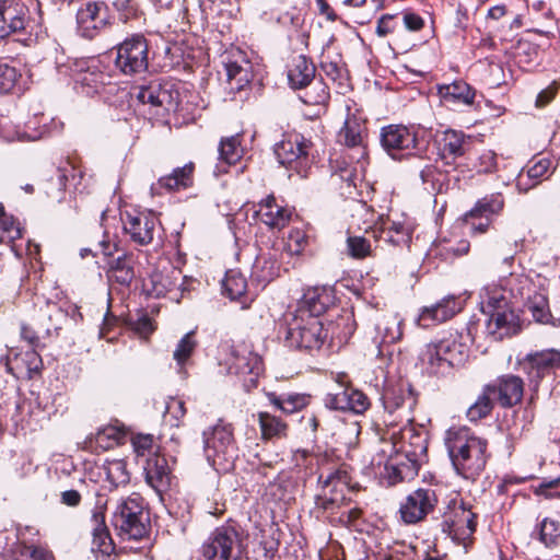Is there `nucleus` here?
I'll list each match as a JSON object with an SVG mask.
<instances>
[{
	"label": "nucleus",
	"mask_w": 560,
	"mask_h": 560,
	"mask_svg": "<svg viewBox=\"0 0 560 560\" xmlns=\"http://www.w3.org/2000/svg\"><path fill=\"white\" fill-rule=\"evenodd\" d=\"M197 346V341L195 339V332H187L177 343L173 358L177 362V364L183 365L192 354L195 348Z\"/></svg>",
	"instance_id": "50"
},
{
	"label": "nucleus",
	"mask_w": 560,
	"mask_h": 560,
	"mask_svg": "<svg viewBox=\"0 0 560 560\" xmlns=\"http://www.w3.org/2000/svg\"><path fill=\"white\" fill-rule=\"evenodd\" d=\"M320 68L326 77L332 81L340 80L343 77V69L336 61H322Z\"/></svg>",
	"instance_id": "61"
},
{
	"label": "nucleus",
	"mask_w": 560,
	"mask_h": 560,
	"mask_svg": "<svg viewBox=\"0 0 560 560\" xmlns=\"http://www.w3.org/2000/svg\"><path fill=\"white\" fill-rule=\"evenodd\" d=\"M122 436L124 432L116 427H106L97 431L95 443L97 446L106 450L119 443Z\"/></svg>",
	"instance_id": "53"
},
{
	"label": "nucleus",
	"mask_w": 560,
	"mask_h": 560,
	"mask_svg": "<svg viewBox=\"0 0 560 560\" xmlns=\"http://www.w3.org/2000/svg\"><path fill=\"white\" fill-rule=\"evenodd\" d=\"M397 27H399V23L396 21V16L385 14L377 21L376 34L381 37H385L386 35L393 33Z\"/></svg>",
	"instance_id": "57"
},
{
	"label": "nucleus",
	"mask_w": 560,
	"mask_h": 560,
	"mask_svg": "<svg viewBox=\"0 0 560 560\" xmlns=\"http://www.w3.org/2000/svg\"><path fill=\"white\" fill-rule=\"evenodd\" d=\"M92 522L93 550H97L104 555H109L113 550V542L105 524L104 514L102 512L94 513Z\"/></svg>",
	"instance_id": "43"
},
{
	"label": "nucleus",
	"mask_w": 560,
	"mask_h": 560,
	"mask_svg": "<svg viewBox=\"0 0 560 560\" xmlns=\"http://www.w3.org/2000/svg\"><path fill=\"white\" fill-rule=\"evenodd\" d=\"M222 287L231 300H241L247 292V280L241 271L231 269L226 271Z\"/></svg>",
	"instance_id": "45"
},
{
	"label": "nucleus",
	"mask_w": 560,
	"mask_h": 560,
	"mask_svg": "<svg viewBox=\"0 0 560 560\" xmlns=\"http://www.w3.org/2000/svg\"><path fill=\"white\" fill-rule=\"evenodd\" d=\"M225 365L230 374L238 376H249V381L255 383L261 371V359L253 352L247 346L238 345L232 347Z\"/></svg>",
	"instance_id": "16"
},
{
	"label": "nucleus",
	"mask_w": 560,
	"mask_h": 560,
	"mask_svg": "<svg viewBox=\"0 0 560 560\" xmlns=\"http://www.w3.org/2000/svg\"><path fill=\"white\" fill-rule=\"evenodd\" d=\"M145 480L158 493L165 491L171 485V470L164 456L153 455L144 466Z\"/></svg>",
	"instance_id": "30"
},
{
	"label": "nucleus",
	"mask_w": 560,
	"mask_h": 560,
	"mask_svg": "<svg viewBox=\"0 0 560 560\" xmlns=\"http://www.w3.org/2000/svg\"><path fill=\"white\" fill-rule=\"evenodd\" d=\"M194 164L188 163L175 168L170 175L159 179V185L167 191L185 189L192 184Z\"/></svg>",
	"instance_id": "41"
},
{
	"label": "nucleus",
	"mask_w": 560,
	"mask_h": 560,
	"mask_svg": "<svg viewBox=\"0 0 560 560\" xmlns=\"http://www.w3.org/2000/svg\"><path fill=\"white\" fill-rule=\"evenodd\" d=\"M115 67L125 75L141 74L149 67V46L143 35L127 37L115 48Z\"/></svg>",
	"instance_id": "8"
},
{
	"label": "nucleus",
	"mask_w": 560,
	"mask_h": 560,
	"mask_svg": "<svg viewBox=\"0 0 560 560\" xmlns=\"http://www.w3.org/2000/svg\"><path fill=\"white\" fill-rule=\"evenodd\" d=\"M419 362L422 372L429 376L444 377L452 372V368L442 353H439V350L431 343L425 345L421 350Z\"/></svg>",
	"instance_id": "34"
},
{
	"label": "nucleus",
	"mask_w": 560,
	"mask_h": 560,
	"mask_svg": "<svg viewBox=\"0 0 560 560\" xmlns=\"http://www.w3.org/2000/svg\"><path fill=\"white\" fill-rule=\"evenodd\" d=\"M220 160L226 164H235L243 155L241 136L234 135L221 140L219 145Z\"/></svg>",
	"instance_id": "48"
},
{
	"label": "nucleus",
	"mask_w": 560,
	"mask_h": 560,
	"mask_svg": "<svg viewBox=\"0 0 560 560\" xmlns=\"http://www.w3.org/2000/svg\"><path fill=\"white\" fill-rule=\"evenodd\" d=\"M24 361L30 373H38L42 368V359L34 350L26 351L24 354Z\"/></svg>",
	"instance_id": "63"
},
{
	"label": "nucleus",
	"mask_w": 560,
	"mask_h": 560,
	"mask_svg": "<svg viewBox=\"0 0 560 560\" xmlns=\"http://www.w3.org/2000/svg\"><path fill=\"white\" fill-rule=\"evenodd\" d=\"M351 478L345 469H336L327 475L320 474L318 478L319 492L315 497V504L324 511H332L345 505L350 499L347 497L352 491Z\"/></svg>",
	"instance_id": "9"
},
{
	"label": "nucleus",
	"mask_w": 560,
	"mask_h": 560,
	"mask_svg": "<svg viewBox=\"0 0 560 560\" xmlns=\"http://www.w3.org/2000/svg\"><path fill=\"white\" fill-rule=\"evenodd\" d=\"M122 224L130 241L144 246L153 241L158 219L152 212H126Z\"/></svg>",
	"instance_id": "18"
},
{
	"label": "nucleus",
	"mask_w": 560,
	"mask_h": 560,
	"mask_svg": "<svg viewBox=\"0 0 560 560\" xmlns=\"http://www.w3.org/2000/svg\"><path fill=\"white\" fill-rule=\"evenodd\" d=\"M504 206L503 197L500 194H493L486 196L478 200L475 207L464 215V221L468 219H480L490 214L499 213Z\"/></svg>",
	"instance_id": "42"
},
{
	"label": "nucleus",
	"mask_w": 560,
	"mask_h": 560,
	"mask_svg": "<svg viewBox=\"0 0 560 560\" xmlns=\"http://www.w3.org/2000/svg\"><path fill=\"white\" fill-rule=\"evenodd\" d=\"M245 551L243 533L230 524L217 527L201 546L205 560H240Z\"/></svg>",
	"instance_id": "6"
},
{
	"label": "nucleus",
	"mask_w": 560,
	"mask_h": 560,
	"mask_svg": "<svg viewBox=\"0 0 560 560\" xmlns=\"http://www.w3.org/2000/svg\"><path fill=\"white\" fill-rule=\"evenodd\" d=\"M520 365L529 381L537 386L545 376L560 369V351L547 349L528 353L520 361Z\"/></svg>",
	"instance_id": "15"
},
{
	"label": "nucleus",
	"mask_w": 560,
	"mask_h": 560,
	"mask_svg": "<svg viewBox=\"0 0 560 560\" xmlns=\"http://www.w3.org/2000/svg\"><path fill=\"white\" fill-rule=\"evenodd\" d=\"M549 166L550 161L548 159H540L527 168L526 176L538 184L539 179L548 172Z\"/></svg>",
	"instance_id": "58"
},
{
	"label": "nucleus",
	"mask_w": 560,
	"mask_h": 560,
	"mask_svg": "<svg viewBox=\"0 0 560 560\" xmlns=\"http://www.w3.org/2000/svg\"><path fill=\"white\" fill-rule=\"evenodd\" d=\"M257 421L264 440L281 439L287 435V423L269 412H258Z\"/></svg>",
	"instance_id": "44"
},
{
	"label": "nucleus",
	"mask_w": 560,
	"mask_h": 560,
	"mask_svg": "<svg viewBox=\"0 0 560 560\" xmlns=\"http://www.w3.org/2000/svg\"><path fill=\"white\" fill-rule=\"evenodd\" d=\"M112 523L122 539L139 540L148 533L149 517L144 501L138 493L121 499L113 513Z\"/></svg>",
	"instance_id": "5"
},
{
	"label": "nucleus",
	"mask_w": 560,
	"mask_h": 560,
	"mask_svg": "<svg viewBox=\"0 0 560 560\" xmlns=\"http://www.w3.org/2000/svg\"><path fill=\"white\" fill-rule=\"evenodd\" d=\"M291 210L277 203L273 196H268L258 205L255 215L271 229H283L291 219Z\"/></svg>",
	"instance_id": "29"
},
{
	"label": "nucleus",
	"mask_w": 560,
	"mask_h": 560,
	"mask_svg": "<svg viewBox=\"0 0 560 560\" xmlns=\"http://www.w3.org/2000/svg\"><path fill=\"white\" fill-rule=\"evenodd\" d=\"M315 77V66L304 55L292 59L288 69V80L292 89H303L308 85Z\"/></svg>",
	"instance_id": "36"
},
{
	"label": "nucleus",
	"mask_w": 560,
	"mask_h": 560,
	"mask_svg": "<svg viewBox=\"0 0 560 560\" xmlns=\"http://www.w3.org/2000/svg\"><path fill=\"white\" fill-rule=\"evenodd\" d=\"M476 515L463 502L453 503L443 515L442 530L454 540L464 541L471 537L476 529Z\"/></svg>",
	"instance_id": "14"
},
{
	"label": "nucleus",
	"mask_w": 560,
	"mask_h": 560,
	"mask_svg": "<svg viewBox=\"0 0 560 560\" xmlns=\"http://www.w3.org/2000/svg\"><path fill=\"white\" fill-rule=\"evenodd\" d=\"M441 103L453 110L471 106L476 97V91L465 81L458 80L438 86Z\"/></svg>",
	"instance_id": "26"
},
{
	"label": "nucleus",
	"mask_w": 560,
	"mask_h": 560,
	"mask_svg": "<svg viewBox=\"0 0 560 560\" xmlns=\"http://www.w3.org/2000/svg\"><path fill=\"white\" fill-rule=\"evenodd\" d=\"M325 405L334 410L362 415L370 408L371 402L363 392L347 386L337 393L328 394L325 398Z\"/></svg>",
	"instance_id": "23"
},
{
	"label": "nucleus",
	"mask_w": 560,
	"mask_h": 560,
	"mask_svg": "<svg viewBox=\"0 0 560 560\" xmlns=\"http://www.w3.org/2000/svg\"><path fill=\"white\" fill-rule=\"evenodd\" d=\"M151 293L156 298L173 293L179 290L183 285L182 272L176 268L154 272L151 276Z\"/></svg>",
	"instance_id": "38"
},
{
	"label": "nucleus",
	"mask_w": 560,
	"mask_h": 560,
	"mask_svg": "<svg viewBox=\"0 0 560 560\" xmlns=\"http://www.w3.org/2000/svg\"><path fill=\"white\" fill-rule=\"evenodd\" d=\"M226 77L232 91L243 90L252 80L249 61L245 59L242 51L229 55L224 58Z\"/></svg>",
	"instance_id": "28"
},
{
	"label": "nucleus",
	"mask_w": 560,
	"mask_h": 560,
	"mask_svg": "<svg viewBox=\"0 0 560 560\" xmlns=\"http://www.w3.org/2000/svg\"><path fill=\"white\" fill-rule=\"evenodd\" d=\"M270 404L285 415H292L304 409L310 404V396L305 394H283L266 393Z\"/></svg>",
	"instance_id": "39"
},
{
	"label": "nucleus",
	"mask_w": 560,
	"mask_h": 560,
	"mask_svg": "<svg viewBox=\"0 0 560 560\" xmlns=\"http://www.w3.org/2000/svg\"><path fill=\"white\" fill-rule=\"evenodd\" d=\"M361 516V509L358 506H353L340 513L339 522L346 527L358 529L360 526Z\"/></svg>",
	"instance_id": "56"
},
{
	"label": "nucleus",
	"mask_w": 560,
	"mask_h": 560,
	"mask_svg": "<svg viewBox=\"0 0 560 560\" xmlns=\"http://www.w3.org/2000/svg\"><path fill=\"white\" fill-rule=\"evenodd\" d=\"M498 400L502 407H512L521 401L524 393V384L521 377L516 375H504L498 380L495 385Z\"/></svg>",
	"instance_id": "32"
},
{
	"label": "nucleus",
	"mask_w": 560,
	"mask_h": 560,
	"mask_svg": "<svg viewBox=\"0 0 560 560\" xmlns=\"http://www.w3.org/2000/svg\"><path fill=\"white\" fill-rule=\"evenodd\" d=\"M560 536L558 522L544 518L539 528V540L547 548H553L557 545V539Z\"/></svg>",
	"instance_id": "51"
},
{
	"label": "nucleus",
	"mask_w": 560,
	"mask_h": 560,
	"mask_svg": "<svg viewBox=\"0 0 560 560\" xmlns=\"http://www.w3.org/2000/svg\"><path fill=\"white\" fill-rule=\"evenodd\" d=\"M285 343L295 349H319L327 338V329L315 316L284 314L281 326Z\"/></svg>",
	"instance_id": "4"
},
{
	"label": "nucleus",
	"mask_w": 560,
	"mask_h": 560,
	"mask_svg": "<svg viewBox=\"0 0 560 560\" xmlns=\"http://www.w3.org/2000/svg\"><path fill=\"white\" fill-rule=\"evenodd\" d=\"M509 294L495 287H486L481 291V310L489 316L487 331L495 340L517 334L521 329L518 315L510 306Z\"/></svg>",
	"instance_id": "2"
},
{
	"label": "nucleus",
	"mask_w": 560,
	"mask_h": 560,
	"mask_svg": "<svg viewBox=\"0 0 560 560\" xmlns=\"http://www.w3.org/2000/svg\"><path fill=\"white\" fill-rule=\"evenodd\" d=\"M431 345L439 350V353H442L452 369L464 364L468 358V347L460 342L456 336H450L448 338L432 342Z\"/></svg>",
	"instance_id": "37"
},
{
	"label": "nucleus",
	"mask_w": 560,
	"mask_h": 560,
	"mask_svg": "<svg viewBox=\"0 0 560 560\" xmlns=\"http://www.w3.org/2000/svg\"><path fill=\"white\" fill-rule=\"evenodd\" d=\"M311 141L300 133L288 135L275 145L278 162L287 170L306 177L311 166Z\"/></svg>",
	"instance_id": "7"
},
{
	"label": "nucleus",
	"mask_w": 560,
	"mask_h": 560,
	"mask_svg": "<svg viewBox=\"0 0 560 560\" xmlns=\"http://www.w3.org/2000/svg\"><path fill=\"white\" fill-rule=\"evenodd\" d=\"M185 415V402L182 399L170 397L166 400L164 418L167 419L172 425L178 427Z\"/></svg>",
	"instance_id": "52"
},
{
	"label": "nucleus",
	"mask_w": 560,
	"mask_h": 560,
	"mask_svg": "<svg viewBox=\"0 0 560 560\" xmlns=\"http://www.w3.org/2000/svg\"><path fill=\"white\" fill-rule=\"evenodd\" d=\"M471 137L460 130L446 129L440 140V156L447 164L464 156L470 149Z\"/></svg>",
	"instance_id": "27"
},
{
	"label": "nucleus",
	"mask_w": 560,
	"mask_h": 560,
	"mask_svg": "<svg viewBox=\"0 0 560 560\" xmlns=\"http://www.w3.org/2000/svg\"><path fill=\"white\" fill-rule=\"evenodd\" d=\"M203 454L218 472H229L238 458L233 427L222 420L202 432Z\"/></svg>",
	"instance_id": "3"
},
{
	"label": "nucleus",
	"mask_w": 560,
	"mask_h": 560,
	"mask_svg": "<svg viewBox=\"0 0 560 560\" xmlns=\"http://www.w3.org/2000/svg\"><path fill=\"white\" fill-rule=\"evenodd\" d=\"M459 311V306L454 298H445L439 303L423 307L418 324L428 327L431 323H442L452 318Z\"/></svg>",
	"instance_id": "33"
},
{
	"label": "nucleus",
	"mask_w": 560,
	"mask_h": 560,
	"mask_svg": "<svg viewBox=\"0 0 560 560\" xmlns=\"http://www.w3.org/2000/svg\"><path fill=\"white\" fill-rule=\"evenodd\" d=\"M103 469L106 475V479L112 487L117 488L119 486H126L129 483L130 475L127 470L126 462L119 458L105 459Z\"/></svg>",
	"instance_id": "46"
},
{
	"label": "nucleus",
	"mask_w": 560,
	"mask_h": 560,
	"mask_svg": "<svg viewBox=\"0 0 560 560\" xmlns=\"http://www.w3.org/2000/svg\"><path fill=\"white\" fill-rule=\"evenodd\" d=\"M384 409L388 413L399 411L409 421V416L417 400L409 385L400 383L387 386L382 395Z\"/></svg>",
	"instance_id": "25"
},
{
	"label": "nucleus",
	"mask_w": 560,
	"mask_h": 560,
	"mask_svg": "<svg viewBox=\"0 0 560 560\" xmlns=\"http://www.w3.org/2000/svg\"><path fill=\"white\" fill-rule=\"evenodd\" d=\"M478 172L480 173H491L495 170L497 166V155L493 151L487 150L482 152L478 159Z\"/></svg>",
	"instance_id": "59"
},
{
	"label": "nucleus",
	"mask_w": 560,
	"mask_h": 560,
	"mask_svg": "<svg viewBox=\"0 0 560 560\" xmlns=\"http://www.w3.org/2000/svg\"><path fill=\"white\" fill-rule=\"evenodd\" d=\"M366 131L365 119L362 115L358 112L350 113L348 107V115L343 127L338 132V141L349 149H355L358 160L366 154Z\"/></svg>",
	"instance_id": "22"
},
{
	"label": "nucleus",
	"mask_w": 560,
	"mask_h": 560,
	"mask_svg": "<svg viewBox=\"0 0 560 560\" xmlns=\"http://www.w3.org/2000/svg\"><path fill=\"white\" fill-rule=\"evenodd\" d=\"M495 394V388L487 386L483 393L478 397L474 405L467 410V417L470 421H478L485 418L492 410V398L491 395Z\"/></svg>",
	"instance_id": "47"
},
{
	"label": "nucleus",
	"mask_w": 560,
	"mask_h": 560,
	"mask_svg": "<svg viewBox=\"0 0 560 560\" xmlns=\"http://www.w3.org/2000/svg\"><path fill=\"white\" fill-rule=\"evenodd\" d=\"M280 265L276 252L260 253L252 266V279L265 287L279 276Z\"/></svg>",
	"instance_id": "31"
},
{
	"label": "nucleus",
	"mask_w": 560,
	"mask_h": 560,
	"mask_svg": "<svg viewBox=\"0 0 560 560\" xmlns=\"http://www.w3.org/2000/svg\"><path fill=\"white\" fill-rule=\"evenodd\" d=\"M178 91L170 83L151 82L139 88L137 98L142 104H149L164 112H174L178 107Z\"/></svg>",
	"instance_id": "17"
},
{
	"label": "nucleus",
	"mask_w": 560,
	"mask_h": 560,
	"mask_svg": "<svg viewBox=\"0 0 560 560\" xmlns=\"http://www.w3.org/2000/svg\"><path fill=\"white\" fill-rule=\"evenodd\" d=\"M108 22V8L104 2H88L77 13L78 31L85 38L95 37Z\"/></svg>",
	"instance_id": "21"
},
{
	"label": "nucleus",
	"mask_w": 560,
	"mask_h": 560,
	"mask_svg": "<svg viewBox=\"0 0 560 560\" xmlns=\"http://www.w3.org/2000/svg\"><path fill=\"white\" fill-rule=\"evenodd\" d=\"M347 247L351 257L363 259L371 255V244L362 236H349Z\"/></svg>",
	"instance_id": "54"
},
{
	"label": "nucleus",
	"mask_w": 560,
	"mask_h": 560,
	"mask_svg": "<svg viewBox=\"0 0 560 560\" xmlns=\"http://www.w3.org/2000/svg\"><path fill=\"white\" fill-rule=\"evenodd\" d=\"M132 328L136 332H138L140 336L147 337L150 335L153 330V324L150 317L147 315L140 316L132 323Z\"/></svg>",
	"instance_id": "62"
},
{
	"label": "nucleus",
	"mask_w": 560,
	"mask_h": 560,
	"mask_svg": "<svg viewBox=\"0 0 560 560\" xmlns=\"http://www.w3.org/2000/svg\"><path fill=\"white\" fill-rule=\"evenodd\" d=\"M377 242L393 247H408L413 232L412 223L404 215L398 219L381 215L372 225L364 228Z\"/></svg>",
	"instance_id": "10"
},
{
	"label": "nucleus",
	"mask_w": 560,
	"mask_h": 560,
	"mask_svg": "<svg viewBox=\"0 0 560 560\" xmlns=\"http://www.w3.org/2000/svg\"><path fill=\"white\" fill-rule=\"evenodd\" d=\"M402 319L397 313H375L372 342L377 349V355H382V346L392 345L400 340Z\"/></svg>",
	"instance_id": "20"
},
{
	"label": "nucleus",
	"mask_w": 560,
	"mask_h": 560,
	"mask_svg": "<svg viewBox=\"0 0 560 560\" xmlns=\"http://www.w3.org/2000/svg\"><path fill=\"white\" fill-rule=\"evenodd\" d=\"M527 310L537 323L549 324L552 318L548 301L541 294H536L528 301Z\"/></svg>",
	"instance_id": "49"
},
{
	"label": "nucleus",
	"mask_w": 560,
	"mask_h": 560,
	"mask_svg": "<svg viewBox=\"0 0 560 560\" xmlns=\"http://www.w3.org/2000/svg\"><path fill=\"white\" fill-rule=\"evenodd\" d=\"M444 441L456 472L465 479H476L486 467L487 442L465 427L450 428Z\"/></svg>",
	"instance_id": "1"
},
{
	"label": "nucleus",
	"mask_w": 560,
	"mask_h": 560,
	"mask_svg": "<svg viewBox=\"0 0 560 560\" xmlns=\"http://www.w3.org/2000/svg\"><path fill=\"white\" fill-rule=\"evenodd\" d=\"M438 504L433 489L419 488L409 493L400 503L399 514L405 524H417L423 521Z\"/></svg>",
	"instance_id": "12"
},
{
	"label": "nucleus",
	"mask_w": 560,
	"mask_h": 560,
	"mask_svg": "<svg viewBox=\"0 0 560 560\" xmlns=\"http://www.w3.org/2000/svg\"><path fill=\"white\" fill-rule=\"evenodd\" d=\"M133 266V255L124 253L108 261L107 277L120 285L129 287L136 276Z\"/></svg>",
	"instance_id": "35"
},
{
	"label": "nucleus",
	"mask_w": 560,
	"mask_h": 560,
	"mask_svg": "<svg viewBox=\"0 0 560 560\" xmlns=\"http://www.w3.org/2000/svg\"><path fill=\"white\" fill-rule=\"evenodd\" d=\"M429 433L422 428L408 423L401 430V451L412 463H421L427 457Z\"/></svg>",
	"instance_id": "24"
},
{
	"label": "nucleus",
	"mask_w": 560,
	"mask_h": 560,
	"mask_svg": "<svg viewBox=\"0 0 560 560\" xmlns=\"http://www.w3.org/2000/svg\"><path fill=\"white\" fill-rule=\"evenodd\" d=\"M75 89L85 95H94L102 92L109 79V75L101 69L96 59L79 60L71 69Z\"/></svg>",
	"instance_id": "13"
},
{
	"label": "nucleus",
	"mask_w": 560,
	"mask_h": 560,
	"mask_svg": "<svg viewBox=\"0 0 560 560\" xmlns=\"http://www.w3.org/2000/svg\"><path fill=\"white\" fill-rule=\"evenodd\" d=\"M28 15L25 0H0V38L25 30Z\"/></svg>",
	"instance_id": "19"
},
{
	"label": "nucleus",
	"mask_w": 560,
	"mask_h": 560,
	"mask_svg": "<svg viewBox=\"0 0 560 560\" xmlns=\"http://www.w3.org/2000/svg\"><path fill=\"white\" fill-rule=\"evenodd\" d=\"M0 230L10 233L12 238L20 236L19 228L15 225L13 218L5 213L2 203H0Z\"/></svg>",
	"instance_id": "60"
},
{
	"label": "nucleus",
	"mask_w": 560,
	"mask_h": 560,
	"mask_svg": "<svg viewBox=\"0 0 560 560\" xmlns=\"http://www.w3.org/2000/svg\"><path fill=\"white\" fill-rule=\"evenodd\" d=\"M19 73L15 68L0 65V92L9 93L16 84Z\"/></svg>",
	"instance_id": "55"
},
{
	"label": "nucleus",
	"mask_w": 560,
	"mask_h": 560,
	"mask_svg": "<svg viewBox=\"0 0 560 560\" xmlns=\"http://www.w3.org/2000/svg\"><path fill=\"white\" fill-rule=\"evenodd\" d=\"M381 145L393 159L412 154L417 148L418 137L413 128L404 125H388L381 129Z\"/></svg>",
	"instance_id": "11"
},
{
	"label": "nucleus",
	"mask_w": 560,
	"mask_h": 560,
	"mask_svg": "<svg viewBox=\"0 0 560 560\" xmlns=\"http://www.w3.org/2000/svg\"><path fill=\"white\" fill-rule=\"evenodd\" d=\"M152 442L151 435H138L132 439V445L138 455H144V452L151 448Z\"/></svg>",
	"instance_id": "64"
},
{
	"label": "nucleus",
	"mask_w": 560,
	"mask_h": 560,
	"mask_svg": "<svg viewBox=\"0 0 560 560\" xmlns=\"http://www.w3.org/2000/svg\"><path fill=\"white\" fill-rule=\"evenodd\" d=\"M326 307L327 296L320 294L317 290H308L300 300L296 310L287 312L285 314L303 315V317L311 315L319 318L326 311Z\"/></svg>",
	"instance_id": "40"
}]
</instances>
